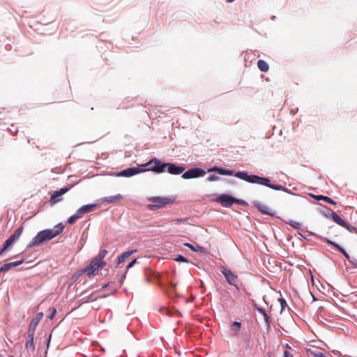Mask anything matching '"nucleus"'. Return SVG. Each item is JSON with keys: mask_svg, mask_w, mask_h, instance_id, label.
Returning a JSON list of instances; mask_svg holds the SVG:
<instances>
[{"mask_svg": "<svg viewBox=\"0 0 357 357\" xmlns=\"http://www.w3.org/2000/svg\"><path fill=\"white\" fill-rule=\"evenodd\" d=\"M209 171H216L222 176H234L249 183L264 185L274 190L283 191L289 195L298 196V194L293 193L289 189L280 184L272 183L269 177L260 176L257 174H249L246 171L235 172L234 169L217 167L211 168Z\"/></svg>", "mask_w": 357, "mask_h": 357, "instance_id": "1", "label": "nucleus"}, {"mask_svg": "<svg viewBox=\"0 0 357 357\" xmlns=\"http://www.w3.org/2000/svg\"><path fill=\"white\" fill-rule=\"evenodd\" d=\"M148 202H151L147 204L146 208L150 211H156L162 208L168 204L174 203L175 197H150L147 198Z\"/></svg>", "mask_w": 357, "mask_h": 357, "instance_id": "2", "label": "nucleus"}, {"mask_svg": "<svg viewBox=\"0 0 357 357\" xmlns=\"http://www.w3.org/2000/svg\"><path fill=\"white\" fill-rule=\"evenodd\" d=\"M52 229H45L38 232L36 236L27 244L26 249L40 245L54 238Z\"/></svg>", "mask_w": 357, "mask_h": 357, "instance_id": "3", "label": "nucleus"}, {"mask_svg": "<svg viewBox=\"0 0 357 357\" xmlns=\"http://www.w3.org/2000/svg\"><path fill=\"white\" fill-rule=\"evenodd\" d=\"M216 167V165H215ZM215 167V166H213L207 169V171H205L204 169L199 167H193L187 171H184L183 174L181 175V177L183 179L188 180V179H193V178H197L200 177H203L206 175V173H210V169L211 168ZM217 167H220L219 166H217ZM211 172H215L220 175L218 172L216 171H211Z\"/></svg>", "mask_w": 357, "mask_h": 357, "instance_id": "4", "label": "nucleus"}, {"mask_svg": "<svg viewBox=\"0 0 357 357\" xmlns=\"http://www.w3.org/2000/svg\"><path fill=\"white\" fill-rule=\"evenodd\" d=\"M143 164L145 165L146 172L162 174L166 172L167 162H162L156 158H153Z\"/></svg>", "mask_w": 357, "mask_h": 357, "instance_id": "5", "label": "nucleus"}, {"mask_svg": "<svg viewBox=\"0 0 357 357\" xmlns=\"http://www.w3.org/2000/svg\"><path fill=\"white\" fill-rule=\"evenodd\" d=\"M307 232L308 233V236H317V238L321 239L322 241L327 243L328 244L332 245L339 252H340L345 257L346 259H348V261L350 264H352L355 268H357V260L355 258H351V257L347 252V251L338 243H335V241H333L332 240H331L326 237H322V236H318L312 231H307Z\"/></svg>", "mask_w": 357, "mask_h": 357, "instance_id": "6", "label": "nucleus"}, {"mask_svg": "<svg viewBox=\"0 0 357 357\" xmlns=\"http://www.w3.org/2000/svg\"><path fill=\"white\" fill-rule=\"evenodd\" d=\"M22 231L23 227H20L4 241L2 247L0 248V256H2L5 252L11 249L15 242L20 238Z\"/></svg>", "mask_w": 357, "mask_h": 357, "instance_id": "7", "label": "nucleus"}, {"mask_svg": "<svg viewBox=\"0 0 357 357\" xmlns=\"http://www.w3.org/2000/svg\"><path fill=\"white\" fill-rule=\"evenodd\" d=\"M146 172L145 165L144 164L137 165L136 167H128L120 172L114 173V175L117 177H131L138 174Z\"/></svg>", "mask_w": 357, "mask_h": 357, "instance_id": "8", "label": "nucleus"}, {"mask_svg": "<svg viewBox=\"0 0 357 357\" xmlns=\"http://www.w3.org/2000/svg\"><path fill=\"white\" fill-rule=\"evenodd\" d=\"M106 264V262H99L93 257L88 266L77 272V278L82 273H86L89 277H91L94 275V272L96 270L103 268Z\"/></svg>", "mask_w": 357, "mask_h": 357, "instance_id": "9", "label": "nucleus"}, {"mask_svg": "<svg viewBox=\"0 0 357 357\" xmlns=\"http://www.w3.org/2000/svg\"><path fill=\"white\" fill-rule=\"evenodd\" d=\"M222 274L224 275L226 281L231 286L235 287L236 290H239L238 285L236 284V281L238 280V275L233 272L231 270L228 269L225 267L222 268L221 271Z\"/></svg>", "mask_w": 357, "mask_h": 357, "instance_id": "10", "label": "nucleus"}, {"mask_svg": "<svg viewBox=\"0 0 357 357\" xmlns=\"http://www.w3.org/2000/svg\"><path fill=\"white\" fill-rule=\"evenodd\" d=\"M214 201L220 204L223 207L230 208L234 204V197L223 193L219 195Z\"/></svg>", "mask_w": 357, "mask_h": 357, "instance_id": "11", "label": "nucleus"}, {"mask_svg": "<svg viewBox=\"0 0 357 357\" xmlns=\"http://www.w3.org/2000/svg\"><path fill=\"white\" fill-rule=\"evenodd\" d=\"M185 169V167L183 165H179L174 162H167V164L166 172L172 175H180L181 174H183Z\"/></svg>", "mask_w": 357, "mask_h": 357, "instance_id": "12", "label": "nucleus"}, {"mask_svg": "<svg viewBox=\"0 0 357 357\" xmlns=\"http://www.w3.org/2000/svg\"><path fill=\"white\" fill-rule=\"evenodd\" d=\"M253 206L257 208V210L264 215H268L272 217H274L275 215V211H273L269 208L268 206L261 204L259 201H253L252 202Z\"/></svg>", "mask_w": 357, "mask_h": 357, "instance_id": "13", "label": "nucleus"}, {"mask_svg": "<svg viewBox=\"0 0 357 357\" xmlns=\"http://www.w3.org/2000/svg\"><path fill=\"white\" fill-rule=\"evenodd\" d=\"M70 188L71 187H63L58 190L54 191L50 197V202L52 204H54L56 202L61 201L62 199L61 197L66 193L70 189Z\"/></svg>", "mask_w": 357, "mask_h": 357, "instance_id": "14", "label": "nucleus"}, {"mask_svg": "<svg viewBox=\"0 0 357 357\" xmlns=\"http://www.w3.org/2000/svg\"><path fill=\"white\" fill-rule=\"evenodd\" d=\"M98 206V205L97 204H85L79 207L76 212L82 218L84 216V215L93 211Z\"/></svg>", "mask_w": 357, "mask_h": 357, "instance_id": "15", "label": "nucleus"}, {"mask_svg": "<svg viewBox=\"0 0 357 357\" xmlns=\"http://www.w3.org/2000/svg\"><path fill=\"white\" fill-rule=\"evenodd\" d=\"M43 317V313L42 312H38L36 316L31 319V323L29 324V329L31 331H36V327L38 325L39 322Z\"/></svg>", "mask_w": 357, "mask_h": 357, "instance_id": "16", "label": "nucleus"}, {"mask_svg": "<svg viewBox=\"0 0 357 357\" xmlns=\"http://www.w3.org/2000/svg\"><path fill=\"white\" fill-rule=\"evenodd\" d=\"M137 252L136 250H130L126 252H122L120 255H119L116 258V264H120L123 261H125L127 258L131 256L132 254Z\"/></svg>", "mask_w": 357, "mask_h": 357, "instance_id": "17", "label": "nucleus"}, {"mask_svg": "<svg viewBox=\"0 0 357 357\" xmlns=\"http://www.w3.org/2000/svg\"><path fill=\"white\" fill-rule=\"evenodd\" d=\"M183 245L188 248H189L191 250L199 252V253H206V248L199 245L197 243L191 244L190 243H185Z\"/></svg>", "mask_w": 357, "mask_h": 357, "instance_id": "18", "label": "nucleus"}, {"mask_svg": "<svg viewBox=\"0 0 357 357\" xmlns=\"http://www.w3.org/2000/svg\"><path fill=\"white\" fill-rule=\"evenodd\" d=\"M333 222L337 223V225L342 226V227H346L347 226V222L342 219V218L337 215L335 212L332 211L331 215L330 218Z\"/></svg>", "mask_w": 357, "mask_h": 357, "instance_id": "19", "label": "nucleus"}, {"mask_svg": "<svg viewBox=\"0 0 357 357\" xmlns=\"http://www.w3.org/2000/svg\"><path fill=\"white\" fill-rule=\"evenodd\" d=\"M310 195L313 197L315 200H317V201H324L330 204H332V205H335L336 204V202L333 199H331V197H327V196H324V195H312V194H310Z\"/></svg>", "mask_w": 357, "mask_h": 357, "instance_id": "20", "label": "nucleus"}, {"mask_svg": "<svg viewBox=\"0 0 357 357\" xmlns=\"http://www.w3.org/2000/svg\"><path fill=\"white\" fill-rule=\"evenodd\" d=\"M121 199H122L121 195L117 194L115 195L104 197L102 198V200L104 202H107V203H114V202H117L120 201Z\"/></svg>", "mask_w": 357, "mask_h": 357, "instance_id": "21", "label": "nucleus"}, {"mask_svg": "<svg viewBox=\"0 0 357 357\" xmlns=\"http://www.w3.org/2000/svg\"><path fill=\"white\" fill-rule=\"evenodd\" d=\"M52 229V234H54V237L57 236L60 234H61L64 229V225L62 222H59L57 225H56Z\"/></svg>", "mask_w": 357, "mask_h": 357, "instance_id": "22", "label": "nucleus"}, {"mask_svg": "<svg viewBox=\"0 0 357 357\" xmlns=\"http://www.w3.org/2000/svg\"><path fill=\"white\" fill-rule=\"evenodd\" d=\"M257 67L264 73L267 72L269 69L268 64L265 61L261 59L257 61Z\"/></svg>", "mask_w": 357, "mask_h": 357, "instance_id": "23", "label": "nucleus"}, {"mask_svg": "<svg viewBox=\"0 0 357 357\" xmlns=\"http://www.w3.org/2000/svg\"><path fill=\"white\" fill-rule=\"evenodd\" d=\"M15 268L13 262L6 263L0 267V273H6Z\"/></svg>", "mask_w": 357, "mask_h": 357, "instance_id": "24", "label": "nucleus"}, {"mask_svg": "<svg viewBox=\"0 0 357 357\" xmlns=\"http://www.w3.org/2000/svg\"><path fill=\"white\" fill-rule=\"evenodd\" d=\"M108 251L107 250H102L94 258L99 262H105L103 259L107 255Z\"/></svg>", "mask_w": 357, "mask_h": 357, "instance_id": "25", "label": "nucleus"}, {"mask_svg": "<svg viewBox=\"0 0 357 357\" xmlns=\"http://www.w3.org/2000/svg\"><path fill=\"white\" fill-rule=\"evenodd\" d=\"M81 218L79 214L76 212L74 215L68 218L67 222L70 225L74 224L78 219Z\"/></svg>", "mask_w": 357, "mask_h": 357, "instance_id": "26", "label": "nucleus"}, {"mask_svg": "<svg viewBox=\"0 0 357 357\" xmlns=\"http://www.w3.org/2000/svg\"><path fill=\"white\" fill-rule=\"evenodd\" d=\"M287 224L291 226L293 228L296 229H299L301 227V223L293 220H289L288 222H287Z\"/></svg>", "mask_w": 357, "mask_h": 357, "instance_id": "27", "label": "nucleus"}, {"mask_svg": "<svg viewBox=\"0 0 357 357\" xmlns=\"http://www.w3.org/2000/svg\"><path fill=\"white\" fill-rule=\"evenodd\" d=\"M252 306H253V307H254L255 310H257L258 311V312H259V313H260L261 315H262V314H265V312H266V310H265L264 307H261V306L258 305L255 302V301H253V300L252 301Z\"/></svg>", "mask_w": 357, "mask_h": 357, "instance_id": "28", "label": "nucleus"}, {"mask_svg": "<svg viewBox=\"0 0 357 357\" xmlns=\"http://www.w3.org/2000/svg\"><path fill=\"white\" fill-rule=\"evenodd\" d=\"M25 347L28 350L33 351L35 350L34 340H26Z\"/></svg>", "mask_w": 357, "mask_h": 357, "instance_id": "29", "label": "nucleus"}, {"mask_svg": "<svg viewBox=\"0 0 357 357\" xmlns=\"http://www.w3.org/2000/svg\"><path fill=\"white\" fill-rule=\"evenodd\" d=\"M174 259L180 263H189V260L181 255H177Z\"/></svg>", "mask_w": 357, "mask_h": 357, "instance_id": "30", "label": "nucleus"}, {"mask_svg": "<svg viewBox=\"0 0 357 357\" xmlns=\"http://www.w3.org/2000/svg\"><path fill=\"white\" fill-rule=\"evenodd\" d=\"M48 311H49V314L47 316V318L50 320H52L56 313V309L54 307H52L49 308Z\"/></svg>", "mask_w": 357, "mask_h": 357, "instance_id": "31", "label": "nucleus"}, {"mask_svg": "<svg viewBox=\"0 0 357 357\" xmlns=\"http://www.w3.org/2000/svg\"><path fill=\"white\" fill-rule=\"evenodd\" d=\"M332 211H333L331 208H329L328 207H324V208L322 210L321 213L325 217L330 218Z\"/></svg>", "mask_w": 357, "mask_h": 357, "instance_id": "32", "label": "nucleus"}, {"mask_svg": "<svg viewBox=\"0 0 357 357\" xmlns=\"http://www.w3.org/2000/svg\"><path fill=\"white\" fill-rule=\"evenodd\" d=\"M344 227L351 233L357 234V227L356 226L351 225L347 222V226Z\"/></svg>", "mask_w": 357, "mask_h": 357, "instance_id": "33", "label": "nucleus"}, {"mask_svg": "<svg viewBox=\"0 0 357 357\" xmlns=\"http://www.w3.org/2000/svg\"><path fill=\"white\" fill-rule=\"evenodd\" d=\"M241 328V322L235 321H234L232 323V325H231V329L232 330H235V331H236L238 332V331H239Z\"/></svg>", "mask_w": 357, "mask_h": 357, "instance_id": "34", "label": "nucleus"}, {"mask_svg": "<svg viewBox=\"0 0 357 357\" xmlns=\"http://www.w3.org/2000/svg\"><path fill=\"white\" fill-rule=\"evenodd\" d=\"M264 317V321L267 326L268 327L272 321L271 317L270 315L268 314V313L266 312L265 314H262Z\"/></svg>", "mask_w": 357, "mask_h": 357, "instance_id": "35", "label": "nucleus"}, {"mask_svg": "<svg viewBox=\"0 0 357 357\" xmlns=\"http://www.w3.org/2000/svg\"><path fill=\"white\" fill-rule=\"evenodd\" d=\"M264 317V321L267 326L268 327L272 321L271 317L270 315L268 314V313L266 312L265 314H262Z\"/></svg>", "mask_w": 357, "mask_h": 357, "instance_id": "36", "label": "nucleus"}, {"mask_svg": "<svg viewBox=\"0 0 357 357\" xmlns=\"http://www.w3.org/2000/svg\"><path fill=\"white\" fill-rule=\"evenodd\" d=\"M278 301L281 305V312H282L284 310L285 307L287 306V303L286 300L282 297L279 298Z\"/></svg>", "mask_w": 357, "mask_h": 357, "instance_id": "37", "label": "nucleus"}, {"mask_svg": "<svg viewBox=\"0 0 357 357\" xmlns=\"http://www.w3.org/2000/svg\"><path fill=\"white\" fill-rule=\"evenodd\" d=\"M234 204H238L244 206H247L248 205V202L243 199H240L234 197Z\"/></svg>", "mask_w": 357, "mask_h": 357, "instance_id": "38", "label": "nucleus"}, {"mask_svg": "<svg viewBox=\"0 0 357 357\" xmlns=\"http://www.w3.org/2000/svg\"><path fill=\"white\" fill-rule=\"evenodd\" d=\"M220 180V177L215 174H211L207 178L208 182H213Z\"/></svg>", "mask_w": 357, "mask_h": 357, "instance_id": "39", "label": "nucleus"}, {"mask_svg": "<svg viewBox=\"0 0 357 357\" xmlns=\"http://www.w3.org/2000/svg\"><path fill=\"white\" fill-rule=\"evenodd\" d=\"M34 331L28 330L27 340H34Z\"/></svg>", "mask_w": 357, "mask_h": 357, "instance_id": "40", "label": "nucleus"}, {"mask_svg": "<svg viewBox=\"0 0 357 357\" xmlns=\"http://www.w3.org/2000/svg\"><path fill=\"white\" fill-rule=\"evenodd\" d=\"M137 262V259H132L131 261H130L127 266H126V271L127 272V271L128 269H130V268H132L136 263Z\"/></svg>", "mask_w": 357, "mask_h": 357, "instance_id": "41", "label": "nucleus"}, {"mask_svg": "<svg viewBox=\"0 0 357 357\" xmlns=\"http://www.w3.org/2000/svg\"><path fill=\"white\" fill-rule=\"evenodd\" d=\"M311 354L314 357H326V355L321 351H316V352L311 351Z\"/></svg>", "mask_w": 357, "mask_h": 357, "instance_id": "42", "label": "nucleus"}, {"mask_svg": "<svg viewBox=\"0 0 357 357\" xmlns=\"http://www.w3.org/2000/svg\"><path fill=\"white\" fill-rule=\"evenodd\" d=\"M24 260H25V258L22 257L20 260H17V261H13V262L14 264L15 267H17V266L22 264L24 263Z\"/></svg>", "mask_w": 357, "mask_h": 357, "instance_id": "43", "label": "nucleus"}, {"mask_svg": "<svg viewBox=\"0 0 357 357\" xmlns=\"http://www.w3.org/2000/svg\"><path fill=\"white\" fill-rule=\"evenodd\" d=\"M244 343L247 347H250V338L246 336L243 338Z\"/></svg>", "mask_w": 357, "mask_h": 357, "instance_id": "44", "label": "nucleus"}, {"mask_svg": "<svg viewBox=\"0 0 357 357\" xmlns=\"http://www.w3.org/2000/svg\"><path fill=\"white\" fill-rule=\"evenodd\" d=\"M91 297H92V294H91V295H89V296H88L85 297V298H84V299H85V302H92V301H96V298H94V299H93V298H92Z\"/></svg>", "mask_w": 357, "mask_h": 357, "instance_id": "45", "label": "nucleus"}, {"mask_svg": "<svg viewBox=\"0 0 357 357\" xmlns=\"http://www.w3.org/2000/svg\"><path fill=\"white\" fill-rule=\"evenodd\" d=\"M126 273H127V272L125 271V273L121 276V278L119 279L120 285L122 284V283L123 282V280L126 279Z\"/></svg>", "mask_w": 357, "mask_h": 357, "instance_id": "46", "label": "nucleus"}, {"mask_svg": "<svg viewBox=\"0 0 357 357\" xmlns=\"http://www.w3.org/2000/svg\"><path fill=\"white\" fill-rule=\"evenodd\" d=\"M185 220H186L185 218H176V219H174L173 220V222H174L176 223H181V222H185Z\"/></svg>", "mask_w": 357, "mask_h": 357, "instance_id": "47", "label": "nucleus"}, {"mask_svg": "<svg viewBox=\"0 0 357 357\" xmlns=\"http://www.w3.org/2000/svg\"><path fill=\"white\" fill-rule=\"evenodd\" d=\"M283 357H293V354L287 350L284 351V356Z\"/></svg>", "mask_w": 357, "mask_h": 357, "instance_id": "48", "label": "nucleus"}, {"mask_svg": "<svg viewBox=\"0 0 357 357\" xmlns=\"http://www.w3.org/2000/svg\"><path fill=\"white\" fill-rule=\"evenodd\" d=\"M298 234L301 236V238H303V239L305 240H307V241H310V238L308 237V236H305V235H303L301 232H298Z\"/></svg>", "mask_w": 357, "mask_h": 357, "instance_id": "49", "label": "nucleus"}, {"mask_svg": "<svg viewBox=\"0 0 357 357\" xmlns=\"http://www.w3.org/2000/svg\"><path fill=\"white\" fill-rule=\"evenodd\" d=\"M228 183L231 185H234V184H236V181L234 179H229Z\"/></svg>", "mask_w": 357, "mask_h": 357, "instance_id": "50", "label": "nucleus"}, {"mask_svg": "<svg viewBox=\"0 0 357 357\" xmlns=\"http://www.w3.org/2000/svg\"><path fill=\"white\" fill-rule=\"evenodd\" d=\"M51 340V335H49L48 338L47 339V347H49L50 342Z\"/></svg>", "mask_w": 357, "mask_h": 357, "instance_id": "51", "label": "nucleus"}, {"mask_svg": "<svg viewBox=\"0 0 357 357\" xmlns=\"http://www.w3.org/2000/svg\"><path fill=\"white\" fill-rule=\"evenodd\" d=\"M298 109L297 108L296 110H294V109H291L290 111V113L292 114V115H294L297 112H298Z\"/></svg>", "mask_w": 357, "mask_h": 357, "instance_id": "52", "label": "nucleus"}, {"mask_svg": "<svg viewBox=\"0 0 357 357\" xmlns=\"http://www.w3.org/2000/svg\"><path fill=\"white\" fill-rule=\"evenodd\" d=\"M108 286H109V283H106V284H105L104 285H102V289H107Z\"/></svg>", "mask_w": 357, "mask_h": 357, "instance_id": "53", "label": "nucleus"}, {"mask_svg": "<svg viewBox=\"0 0 357 357\" xmlns=\"http://www.w3.org/2000/svg\"><path fill=\"white\" fill-rule=\"evenodd\" d=\"M333 354H335V355H340V353L339 351H333Z\"/></svg>", "mask_w": 357, "mask_h": 357, "instance_id": "54", "label": "nucleus"}, {"mask_svg": "<svg viewBox=\"0 0 357 357\" xmlns=\"http://www.w3.org/2000/svg\"><path fill=\"white\" fill-rule=\"evenodd\" d=\"M226 1H227V2H229V3H231V2L234 1L235 0H226Z\"/></svg>", "mask_w": 357, "mask_h": 357, "instance_id": "55", "label": "nucleus"}, {"mask_svg": "<svg viewBox=\"0 0 357 357\" xmlns=\"http://www.w3.org/2000/svg\"><path fill=\"white\" fill-rule=\"evenodd\" d=\"M8 357H14L13 355H10Z\"/></svg>", "mask_w": 357, "mask_h": 357, "instance_id": "56", "label": "nucleus"}, {"mask_svg": "<svg viewBox=\"0 0 357 357\" xmlns=\"http://www.w3.org/2000/svg\"><path fill=\"white\" fill-rule=\"evenodd\" d=\"M0 357H2V355H1V354H0Z\"/></svg>", "mask_w": 357, "mask_h": 357, "instance_id": "57", "label": "nucleus"}]
</instances>
